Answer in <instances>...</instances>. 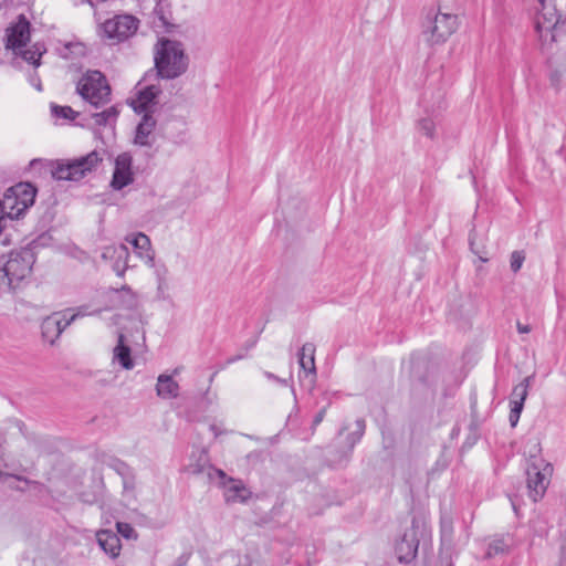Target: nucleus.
<instances>
[{"label": "nucleus", "mask_w": 566, "mask_h": 566, "mask_svg": "<svg viewBox=\"0 0 566 566\" xmlns=\"http://www.w3.org/2000/svg\"><path fill=\"white\" fill-rule=\"evenodd\" d=\"M30 29L31 24L25 15H18L17 20L6 29L4 46L7 50L12 51L14 55L21 56L24 61L38 67L46 49L42 43L38 42L24 50L30 42Z\"/></svg>", "instance_id": "obj_1"}, {"label": "nucleus", "mask_w": 566, "mask_h": 566, "mask_svg": "<svg viewBox=\"0 0 566 566\" xmlns=\"http://www.w3.org/2000/svg\"><path fill=\"white\" fill-rule=\"evenodd\" d=\"M35 254L32 248L11 251L0 258V292H9L31 275Z\"/></svg>", "instance_id": "obj_2"}, {"label": "nucleus", "mask_w": 566, "mask_h": 566, "mask_svg": "<svg viewBox=\"0 0 566 566\" xmlns=\"http://www.w3.org/2000/svg\"><path fill=\"white\" fill-rule=\"evenodd\" d=\"M155 65L161 77L175 78L187 67L184 51L178 42L163 39L155 55Z\"/></svg>", "instance_id": "obj_3"}, {"label": "nucleus", "mask_w": 566, "mask_h": 566, "mask_svg": "<svg viewBox=\"0 0 566 566\" xmlns=\"http://www.w3.org/2000/svg\"><path fill=\"white\" fill-rule=\"evenodd\" d=\"M36 189L29 182H19L6 190L0 199L1 209L9 220L19 219L33 206Z\"/></svg>", "instance_id": "obj_4"}, {"label": "nucleus", "mask_w": 566, "mask_h": 566, "mask_svg": "<svg viewBox=\"0 0 566 566\" xmlns=\"http://www.w3.org/2000/svg\"><path fill=\"white\" fill-rule=\"evenodd\" d=\"M103 157L97 150L73 160L56 161L52 176L56 180L77 181L97 168Z\"/></svg>", "instance_id": "obj_5"}, {"label": "nucleus", "mask_w": 566, "mask_h": 566, "mask_svg": "<svg viewBox=\"0 0 566 566\" xmlns=\"http://www.w3.org/2000/svg\"><path fill=\"white\" fill-rule=\"evenodd\" d=\"M76 91L82 98L95 107L109 101L111 87L99 71L86 72L77 83Z\"/></svg>", "instance_id": "obj_6"}, {"label": "nucleus", "mask_w": 566, "mask_h": 566, "mask_svg": "<svg viewBox=\"0 0 566 566\" xmlns=\"http://www.w3.org/2000/svg\"><path fill=\"white\" fill-rule=\"evenodd\" d=\"M87 310V306H81L75 312L67 310L63 313H55L46 317L41 325L43 338L50 344H53L62 334V332L77 317H83L85 315L101 312V310L93 312H88Z\"/></svg>", "instance_id": "obj_7"}, {"label": "nucleus", "mask_w": 566, "mask_h": 566, "mask_svg": "<svg viewBox=\"0 0 566 566\" xmlns=\"http://www.w3.org/2000/svg\"><path fill=\"white\" fill-rule=\"evenodd\" d=\"M559 15L552 2L546 0H536L534 24L535 30L545 43L555 41V29L558 24Z\"/></svg>", "instance_id": "obj_8"}, {"label": "nucleus", "mask_w": 566, "mask_h": 566, "mask_svg": "<svg viewBox=\"0 0 566 566\" xmlns=\"http://www.w3.org/2000/svg\"><path fill=\"white\" fill-rule=\"evenodd\" d=\"M553 467L551 463L539 460L527 469L528 495L534 501L541 500L551 482Z\"/></svg>", "instance_id": "obj_9"}, {"label": "nucleus", "mask_w": 566, "mask_h": 566, "mask_svg": "<svg viewBox=\"0 0 566 566\" xmlns=\"http://www.w3.org/2000/svg\"><path fill=\"white\" fill-rule=\"evenodd\" d=\"M138 27V21L128 14L116 15L102 24L103 35L109 40L120 42L133 35Z\"/></svg>", "instance_id": "obj_10"}, {"label": "nucleus", "mask_w": 566, "mask_h": 566, "mask_svg": "<svg viewBox=\"0 0 566 566\" xmlns=\"http://www.w3.org/2000/svg\"><path fill=\"white\" fill-rule=\"evenodd\" d=\"M458 29V17L452 13L438 12L429 30L431 44L444 43Z\"/></svg>", "instance_id": "obj_11"}, {"label": "nucleus", "mask_w": 566, "mask_h": 566, "mask_svg": "<svg viewBox=\"0 0 566 566\" xmlns=\"http://www.w3.org/2000/svg\"><path fill=\"white\" fill-rule=\"evenodd\" d=\"M132 164V156L127 153L119 154L115 158V167L111 181L113 189L122 190L124 187L130 185L134 181Z\"/></svg>", "instance_id": "obj_12"}, {"label": "nucleus", "mask_w": 566, "mask_h": 566, "mask_svg": "<svg viewBox=\"0 0 566 566\" xmlns=\"http://www.w3.org/2000/svg\"><path fill=\"white\" fill-rule=\"evenodd\" d=\"M102 258L112 262V268L118 276H123L129 266V252L125 244L105 247L102 251Z\"/></svg>", "instance_id": "obj_13"}, {"label": "nucleus", "mask_w": 566, "mask_h": 566, "mask_svg": "<svg viewBox=\"0 0 566 566\" xmlns=\"http://www.w3.org/2000/svg\"><path fill=\"white\" fill-rule=\"evenodd\" d=\"M530 385L531 378L526 377L513 388L510 401V422L512 427H515L516 423L518 422L520 416L524 407V401L526 400L528 395Z\"/></svg>", "instance_id": "obj_14"}, {"label": "nucleus", "mask_w": 566, "mask_h": 566, "mask_svg": "<svg viewBox=\"0 0 566 566\" xmlns=\"http://www.w3.org/2000/svg\"><path fill=\"white\" fill-rule=\"evenodd\" d=\"M126 241L130 243L135 250L136 255L149 268L155 266V253L151 249L150 239L139 232L126 237Z\"/></svg>", "instance_id": "obj_15"}, {"label": "nucleus", "mask_w": 566, "mask_h": 566, "mask_svg": "<svg viewBox=\"0 0 566 566\" xmlns=\"http://www.w3.org/2000/svg\"><path fill=\"white\" fill-rule=\"evenodd\" d=\"M187 471L192 474L205 473L208 478H211L212 465L210 462L209 450L206 448L195 449L191 453Z\"/></svg>", "instance_id": "obj_16"}, {"label": "nucleus", "mask_w": 566, "mask_h": 566, "mask_svg": "<svg viewBox=\"0 0 566 566\" xmlns=\"http://www.w3.org/2000/svg\"><path fill=\"white\" fill-rule=\"evenodd\" d=\"M155 126L156 122L153 116L145 114L136 127L134 143L138 146L150 147L155 142Z\"/></svg>", "instance_id": "obj_17"}, {"label": "nucleus", "mask_w": 566, "mask_h": 566, "mask_svg": "<svg viewBox=\"0 0 566 566\" xmlns=\"http://www.w3.org/2000/svg\"><path fill=\"white\" fill-rule=\"evenodd\" d=\"M223 495L228 503L244 502L251 492L239 480L229 479L222 483Z\"/></svg>", "instance_id": "obj_18"}, {"label": "nucleus", "mask_w": 566, "mask_h": 566, "mask_svg": "<svg viewBox=\"0 0 566 566\" xmlns=\"http://www.w3.org/2000/svg\"><path fill=\"white\" fill-rule=\"evenodd\" d=\"M96 539L99 547L112 558H116L119 555L122 546L116 533L101 530L96 533Z\"/></svg>", "instance_id": "obj_19"}, {"label": "nucleus", "mask_w": 566, "mask_h": 566, "mask_svg": "<svg viewBox=\"0 0 566 566\" xmlns=\"http://www.w3.org/2000/svg\"><path fill=\"white\" fill-rule=\"evenodd\" d=\"M108 300L117 306L134 308L138 305V297L130 287L124 286L120 290H112L107 293Z\"/></svg>", "instance_id": "obj_20"}, {"label": "nucleus", "mask_w": 566, "mask_h": 566, "mask_svg": "<svg viewBox=\"0 0 566 566\" xmlns=\"http://www.w3.org/2000/svg\"><path fill=\"white\" fill-rule=\"evenodd\" d=\"M159 90L154 86H146L137 92L136 97L132 99L130 105L133 108L138 112H147L148 108L155 103V98L157 97Z\"/></svg>", "instance_id": "obj_21"}, {"label": "nucleus", "mask_w": 566, "mask_h": 566, "mask_svg": "<svg viewBox=\"0 0 566 566\" xmlns=\"http://www.w3.org/2000/svg\"><path fill=\"white\" fill-rule=\"evenodd\" d=\"M179 385L171 375L161 374L157 378L156 394L161 399H174L179 395Z\"/></svg>", "instance_id": "obj_22"}, {"label": "nucleus", "mask_w": 566, "mask_h": 566, "mask_svg": "<svg viewBox=\"0 0 566 566\" xmlns=\"http://www.w3.org/2000/svg\"><path fill=\"white\" fill-rule=\"evenodd\" d=\"M298 363L304 373L316 375L315 346L311 343L304 344L298 353Z\"/></svg>", "instance_id": "obj_23"}, {"label": "nucleus", "mask_w": 566, "mask_h": 566, "mask_svg": "<svg viewBox=\"0 0 566 566\" xmlns=\"http://www.w3.org/2000/svg\"><path fill=\"white\" fill-rule=\"evenodd\" d=\"M114 360H117L124 369H133L134 361L130 356V348L125 345L124 335H118L117 346L114 348L113 354Z\"/></svg>", "instance_id": "obj_24"}, {"label": "nucleus", "mask_w": 566, "mask_h": 566, "mask_svg": "<svg viewBox=\"0 0 566 566\" xmlns=\"http://www.w3.org/2000/svg\"><path fill=\"white\" fill-rule=\"evenodd\" d=\"M122 484H123V493H122L123 497L126 501L136 500L137 481H136V475H135L134 471L125 474L124 478H122Z\"/></svg>", "instance_id": "obj_25"}, {"label": "nucleus", "mask_w": 566, "mask_h": 566, "mask_svg": "<svg viewBox=\"0 0 566 566\" xmlns=\"http://www.w3.org/2000/svg\"><path fill=\"white\" fill-rule=\"evenodd\" d=\"M118 116V112L115 106H111L104 109L101 113H96L93 115L94 122L99 126H109L113 127L116 118Z\"/></svg>", "instance_id": "obj_26"}, {"label": "nucleus", "mask_w": 566, "mask_h": 566, "mask_svg": "<svg viewBox=\"0 0 566 566\" xmlns=\"http://www.w3.org/2000/svg\"><path fill=\"white\" fill-rule=\"evenodd\" d=\"M165 273H160L159 270H157V298L161 301H168L170 300L169 294V285L168 282L165 279Z\"/></svg>", "instance_id": "obj_27"}, {"label": "nucleus", "mask_w": 566, "mask_h": 566, "mask_svg": "<svg viewBox=\"0 0 566 566\" xmlns=\"http://www.w3.org/2000/svg\"><path fill=\"white\" fill-rule=\"evenodd\" d=\"M116 528H117L118 534H120L123 537H125L127 539L137 537L136 531L128 523L117 522Z\"/></svg>", "instance_id": "obj_28"}, {"label": "nucleus", "mask_w": 566, "mask_h": 566, "mask_svg": "<svg viewBox=\"0 0 566 566\" xmlns=\"http://www.w3.org/2000/svg\"><path fill=\"white\" fill-rule=\"evenodd\" d=\"M52 112L57 117L75 118V112L70 106H52Z\"/></svg>", "instance_id": "obj_29"}, {"label": "nucleus", "mask_w": 566, "mask_h": 566, "mask_svg": "<svg viewBox=\"0 0 566 566\" xmlns=\"http://www.w3.org/2000/svg\"><path fill=\"white\" fill-rule=\"evenodd\" d=\"M525 260V255L523 252L521 251H514L512 254H511V269L513 272H517L521 268H522V264Z\"/></svg>", "instance_id": "obj_30"}, {"label": "nucleus", "mask_w": 566, "mask_h": 566, "mask_svg": "<svg viewBox=\"0 0 566 566\" xmlns=\"http://www.w3.org/2000/svg\"><path fill=\"white\" fill-rule=\"evenodd\" d=\"M111 467L120 478H124L125 474L133 471L125 462L120 460H114Z\"/></svg>", "instance_id": "obj_31"}, {"label": "nucleus", "mask_w": 566, "mask_h": 566, "mask_svg": "<svg viewBox=\"0 0 566 566\" xmlns=\"http://www.w3.org/2000/svg\"><path fill=\"white\" fill-rule=\"evenodd\" d=\"M420 130L428 137L433 136L434 125L431 120L423 119L420 123Z\"/></svg>", "instance_id": "obj_32"}, {"label": "nucleus", "mask_w": 566, "mask_h": 566, "mask_svg": "<svg viewBox=\"0 0 566 566\" xmlns=\"http://www.w3.org/2000/svg\"><path fill=\"white\" fill-rule=\"evenodd\" d=\"M29 81L38 91H42L40 78L35 74L31 75Z\"/></svg>", "instance_id": "obj_33"}, {"label": "nucleus", "mask_w": 566, "mask_h": 566, "mask_svg": "<svg viewBox=\"0 0 566 566\" xmlns=\"http://www.w3.org/2000/svg\"><path fill=\"white\" fill-rule=\"evenodd\" d=\"M516 327H517L518 333H521V334H527L531 332V327L528 325H524L520 322L517 323Z\"/></svg>", "instance_id": "obj_34"}, {"label": "nucleus", "mask_w": 566, "mask_h": 566, "mask_svg": "<svg viewBox=\"0 0 566 566\" xmlns=\"http://www.w3.org/2000/svg\"><path fill=\"white\" fill-rule=\"evenodd\" d=\"M324 416H325V410L323 409V410H321V411L315 416L314 424H315V426H316V424H318V423L323 420Z\"/></svg>", "instance_id": "obj_35"}, {"label": "nucleus", "mask_w": 566, "mask_h": 566, "mask_svg": "<svg viewBox=\"0 0 566 566\" xmlns=\"http://www.w3.org/2000/svg\"><path fill=\"white\" fill-rule=\"evenodd\" d=\"M416 552H417V546L411 548L410 553L408 554L409 556L407 559L413 558L416 556Z\"/></svg>", "instance_id": "obj_36"}, {"label": "nucleus", "mask_w": 566, "mask_h": 566, "mask_svg": "<svg viewBox=\"0 0 566 566\" xmlns=\"http://www.w3.org/2000/svg\"><path fill=\"white\" fill-rule=\"evenodd\" d=\"M214 473L221 479L223 480L226 478V474L221 471V470H214Z\"/></svg>", "instance_id": "obj_37"}]
</instances>
